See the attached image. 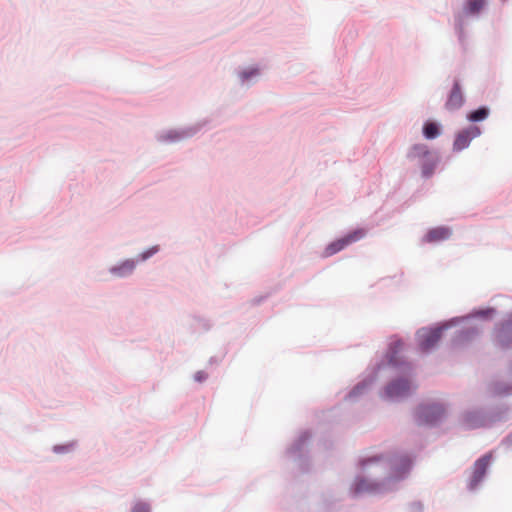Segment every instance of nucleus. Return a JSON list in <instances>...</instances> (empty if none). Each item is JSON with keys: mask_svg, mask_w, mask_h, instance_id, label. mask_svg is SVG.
I'll return each mask as SVG.
<instances>
[{"mask_svg": "<svg viewBox=\"0 0 512 512\" xmlns=\"http://www.w3.org/2000/svg\"><path fill=\"white\" fill-rule=\"evenodd\" d=\"M444 413V409L440 405L421 406L418 410L421 423L433 424Z\"/></svg>", "mask_w": 512, "mask_h": 512, "instance_id": "obj_4", "label": "nucleus"}, {"mask_svg": "<svg viewBox=\"0 0 512 512\" xmlns=\"http://www.w3.org/2000/svg\"><path fill=\"white\" fill-rule=\"evenodd\" d=\"M464 102L463 95L458 82H455L449 98L446 102V108L449 110H455L462 106Z\"/></svg>", "mask_w": 512, "mask_h": 512, "instance_id": "obj_7", "label": "nucleus"}, {"mask_svg": "<svg viewBox=\"0 0 512 512\" xmlns=\"http://www.w3.org/2000/svg\"><path fill=\"white\" fill-rule=\"evenodd\" d=\"M485 6V0H467L465 3V11L468 14H477Z\"/></svg>", "mask_w": 512, "mask_h": 512, "instance_id": "obj_11", "label": "nucleus"}, {"mask_svg": "<svg viewBox=\"0 0 512 512\" xmlns=\"http://www.w3.org/2000/svg\"><path fill=\"white\" fill-rule=\"evenodd\" d=\"M194 378L196 381L201 382L207 378V374L203 371H199L195 374Z\"/></svg>", "mask_w": 512, "mask_h": 512, "instance_id": "obj_18", "label": "nucleus"}, {"mask_svg": "<svg viewBox=\"0 0 512 512\" xmlns=\"http://www.w3.org/2000/svg\"><path fill=\"white\" fill-rule=\"evenodd\" d=\"M364 236H365V231L363 229H357V230L353 231L352 233H349L346 236L330 243L325 248L324 256L330 257V256L336 254L337 252L343 250L349 244L360 240Z\"/></svg>", "mask_w": 512, "mask_h": 512, "instance_id": "obj_1", "label": "nucleus"}, {"mask_svg": "<svg viewBox=\"0 0 512 512\" xmlns=\"http://www.w3.org/2000/svg\"><path fill=\"white\" fill-rule=\"evenodd\" d=\"M375 490V485L368 480L359 479L355 482V493L371 492Z\"/></svg>", "mask_w": 512, "mask_h": 512, "instance_id": "obj_12", "label": "nucleus"}, {"mask_svg": "<svg viewBox=\"0 0 512 512\" xmlns=\"http://www.w3.org/2000/svg\"><path fill=\"white\" fill-rule=\"evenodd\" d=\"M435 167V163L432 161H426L422 164V173L425 177H429Z\"/></svg>", "mask_w": 512, "mask_h": 512, "instance_id": "obj_15", "label": "nucleus"}, {"mask_svg": "<svg viewBox=\"0 0 512 512\" xmlns=\"http://www.w3.org/2000/svg\"><path fill=\"white\" fill-rule=\"evenodd\" d=\"M423 133L427 139H434L439 135V128L435 123L428 122L424 125Z\"/></svg>", "mask_w": 512, "mask_h": 512, "instance_id": "obj_13", "label": "nucleus"}, {"mask_svg": "<svg viewBox=\"0 0 512 512\" xmlns=\"http://www.w3.org/2000/svg\"><path fill=\"white\" fill-rule=\"evenodd\" d=\"M158 251V247H152L141 254V260H146Z\"/></svg>", "mask_w": 512, "mask_h": 512, "instance_id": "obj_16", "label": "nucleus"}, {"mask_svg": "<svg viewBox=\"0 0 512 512\" xmlns=\"http://www.w3.org/2000/svg\"><path fill=\"white\" fill-rule=\"evenodd\" d=\"M132 512H149V506L144 503H138L134 506Z\"/></svg>", "mask_w": 512, "mask_h": 512, "instance_id": "obj_17", "label": "nucleus"}, {"mask_svg": "<svg viewBox=\"0 0 512 512\" xmlns=\"http://www.w3.org/2000/svg\"><path fill=\"white\" fill-rule=\"evenodd\" d=\"M409 467H410V460H408V459L402 460V468H403L404 472L407 471L409 469Z\"/></svg>", "mask_w": 512, "mask_h": 512, "instance_id": "obj_19", "label": "nucleus"}, {"mask_svg": "<svg viewBox=\"0 0 512 512\" xmlns=\"http://www.w3.org/2000/svg\"><path fill=\"white\" fill-rule=\"evenodd\" d=\"M450 234H451V232H450V230L448 228L437 227V228H434V229L430 230L426 234L425 240L427 242L441 241V240L447 239L450 236Z\"/></svg>", "mask_w": 512, "mask_h": 512, "instance_id": "obj_8", "label": "nucleus"}, {"mask_svg": "<svg viewBox=\"0 0 512 512\" xmlns=\"http://www.w3.org/2000/svg\"><path fill=\"white\" fill-rule=\"evenodd\" d=\"M135 268V262L133 260H126L118 267L113 269V272L120 277L130 274Z\"/></svg>", "mask_w": 512, "mask_h": 512, "instance_id": "obj_10", "label": "nucleus"}, {"mask_svg": "<svg viewBox=\"0 0 512 512\" xmlns=\"http://www.w3.org/2000/svg\"><path fill=\"white\" fill-rule=\"evenodd\" d=\"M490 459H491L490 455H484L483 457H481L480 459H478L475 462L472 478L470 481L471 489L475 488L479 484V482L483 479V477L486 473L487 467L490 463Z\"/></svg>", "mask_w": 512, "mask_h": 512, "instance_id": "obj_5", "label": "nucleus"}, {"mask_svg": "<svg viewBox=\"0 0 512 512\" xmlns=\"http://www.w3.org/2000/svg\"><path fill=\"white\" fill-rule=\"evenodd\" d=\"M487 116H488V110L486 108H479V109L473 111L469 115V120L474 121V122L481 121V120L485 119Z\"/></svg>", "mask_w": 512, "mask_h": 512, "instance_id": "obj_14", "label": "nucleus"}, {"mask_svg": "<svg viewBox=\"0 0 512 512\" xmlns=\"http://www.w3.org/2000/svg\"><path fill=\"white\" fill-rule=\"evenodd\" d=\"M410 384L407 381H397L389 384L385 390L387 398H399L408 394Z\"/></svg>", "mask_w": 512, "mask_h": 512, "instance_id": "obj_6", "label": "nucleus"}, {"mask_svg": "<svg viewBox=\"0 0 512 512\" xmlns=\"http://www.w3.org/2000/svg\"><path fill=\"white\" fill-rule=\"evenodd\" d=\"M442 328L423 329L418 332L419 346L422 351H428L436 345L442 336Z\"/></svg>", "mask_w": 512, "mask_h": 512, "instance_id": "obj_2", "label": "nucleus"}, {"mask_svg": "<svg viewBox=\"0 0 512 512\" xmlns=\"http://www.w3.org/2000/svg\"><path fill=\"white\" fill-rule=\"evenodd\" d=\"M430 155L428 147L425 144H416L409 150L407 157L410 160H424Z\"/></svg>", "mask_w": 512, "mask_h": 512, "instance_id": "obj_9", "label": "nucleus"}, {"mask_svg": "<svg viewBox=\"0 0 512 512\" xmlns=\"http://www.w3.org/2000/svg\"><path fill=\"white\" fill-rule=\"evenodd\" d=\"M481 133L479 127L477 126H470L466 129H463L460 131L455 138L453 148L456 151H461L465 148H467L471 142L472 139L479 136Z\"/></svg>", "mask_w": 512, "mask_h": 512, "instance_id": "obj_3", "label": "nucleus"}]
</instances>
